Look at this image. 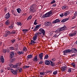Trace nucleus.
<instances>
[{
    "label": "nucleus",
    "instance_id": "1",
    "mask_svg": "<svg viewBox=\"0 0 77 77\" xmlns=\"http://www.w3.org/2000/svg\"><path fill=\"white\" fill-rule=\"evenodd\" d=\"M21 65V63H19L16 64V65H14L12 64H10L9 65V66L11 68H16V69H19L20 68V66Z\"/></svg>",
    "mask_w": 77,
    "mask_h": 77
},
{
    "label": "nucleus",
    "instance_id": "2",
    "mask_svg": "<svg viewBox=\"0 0 77 77\" xmlns=\"http://www.w3.org/2000/svg\"><path fill=\"white\" fill-rule=\"evenodd\" d=\"M52 11H50L47 13H46L44 15L42 16L43 18H47L48 17H49L51 16V15H52Z\"/></svg>",
    "mask_w": 77,
    "mask_h": 77
},
{
    "label": "nucleus",
    "instance_id": "3",
    "mask_svg": "<svg viewBox=\"0 0 77 77\" xmlns=\"http://www.w3.org/2000/svg\"><path fill=\"white\" fill-rule=\"evenodd\" d=\"M41 34H42V33L41 32H37L35 33V36L33 37L32 39L34 41H35L38 36H40L41 35Z\"/></svg>",
    "mask_w": 77,
    "mask_h": 77
},
{
    "label": "nucleus",
    "instance_id": "4",
    "mask_svg": "<svg viewBox=\"0 0 77 77\" xmlns=\"http://www.w3.org/2000/svg\"><path fill=\"white\" fill-rule=\"evenodd\" d=\"M66 29V27L64 26L58 29L55 32L57 33H59V32H61V31L64 30H65V29Z\"/></svg>",
    "mask_w": 77,
    "mask_h": 77
},
{
    "label": "nucleus",
    "instance_id": "5",
    "mask_svg": "<svg viewBox=\"0 0 77 77\" xmlns=\"http://www.w3.org/2000/svg\"><path fill=\"white\" fill-rule=\"evenodd\" d=\"M76 34H77V31H73L71 33H70L69 34V35L70 36L72 37L74 36H75V35H76Z\"/></svg>",
    "mask_w": 77,
    "mask_h": 77
},
{
    "label": "nucleus",
    "instance_id": "6",
    "mask_svg": "<svg viewBox=\"0 0 77 77\" xmlns=\"http://www.w3.org/2000/svg\"><path fill=\"white\" fill-rule=\"evenodd\" d=\"M70 51H71V50L67 49L65 50L63 52L64 53L63 54L64 55H66V54H67V53H68L70 52Z\"/></svg>",
    "mask_w": 77,
    "mask_h": 77
},
{
    "label": "nucleus",
    "instance_id": "7",
    "mask_svg": "<svg viewBox=\"0 0 77 77\" xmlns=\"http://www.w3.org/2000/svg\"><path fill=\"white\" fill-rule=\"evenodd\" d=\"M10 33H11V32L9 31H6L5 34L3 35V36L5 37H6V36H8V35H9Z\"/></svg>",
    "mask_w": 77,
    "mask_h": 77
},
{
    "label": "nucleus",
    "instance_id": "8",
    "mask_svg": "<svg viewBox=\"0 0 77 77\" xmlns=\"http://www.w3.org/2000/svg\"><path fill=\"white\" fill-rule=\"evenodd\" d=\"M70 52L74 53H77V50L74 48H72L71 50H70Z\"/></svg>",
    "mask_w": 77,
    "mask_h": 77
},
{
    "label": "nucleus",
    "instance_id": "9",
    "mask_svg": "<svg viewBox=\"0 0 77 77\" xmlns=\"http://www.w3.org/2000/svg\"><path fill=\"white\" fill-rule=\"evenodd\" d=\"M10 16L11 15H10V14L9 13H7L5 15V19H6V20H8V19H9V18Z\"/></svg>",
    "mask_w": 77,
    "mask_h": 77
},
{
    "label": "nucleus",
    "instance_id": "10",
    "mask_svg": "<svg viewBox=\"0 0 77 77\" xmlns=\"http://www.w3.org/2000/svg\"><path fill=\"white\" fill-rule=\"evenodd\" d=\"M60 21L59 19H56L55 20L53 21L52 22L53 24H56L57 23H59Z\"/></svg>",
    "mask_w": 77,
    "mask_h": 77
},
{
    "label": "nucleus",
    "instance_id": "11",
    "mask_svg": "<svg viewBox=\"0 0 77 77\" xmlns=\"http://www.w3.org/2000/svg\"><path fill=\"white\" fill-rule=\"evenodd\" d=\"M39 31L40 32H41L43 35H45V30L44 29H42V28H41L39 29Z\"/></svg>",
    "mask_w": 77,
    "mask_h": 77
},
{
    "label": "nucleus",
    "instance_id": "12",
    "mask_svg": "<svg viewBox=\"0 0 77 77\" xmlns=\"http://www.w3.org/2000/svg\"><path fill=\"white\" fill-rule=\"evenodd\" d=\"M52 24L51 22H46L45 23V25L46 26H50Z\"/></svg>",
    "mask_w": 77,
    "mask_h": 77
},
{
    "label": "nucleus",
    "instance_id": "13",
    "mask_svg": "<svg viewBox=\"0 0 77 77\" xmlns=\"http://www.w3.org/2000/svg\"><path fill=\"white\" fill-rule=\"evenodd\" d=\"M11 72L14 75H16L17 74V71L16 70H13L11 71Z\"/></svg>",
    "mask_w": 77,
    "mask_h": 77
},
{
    "label": "nucleus",
    "instance_id": "14",
    "mask_svg": "<svg viewBox=\"0 0 77 77\" xmlns=\"http://www.w3.org/2000/svg\"><path fill=\"white\" fill-rule=\"evenodd\" d=\"M30 10L31 12H35L36 11V8H30Z\"/></svg>",
    "mask_w": 77,
    "mask_h": 77
},
{
    "label": "nucleus",
    "instance_id": "15",
    "mask_svg": "<svg viewBox=\"0 0 77 77\" xmlns=\"http://www.w3.org/2000/svg\"><path fill=\"white\" fill-rule=\"evenodd\" d=\"M43 53H41L39 54V58L41 60H42V57H43Z\"/></svg>",
    "mask_w": 77,
    "mask_h": 77
},
{
    "label": "nucleus",
    "instance_id": "16",
    "mask_svg": "<svg viewBox=\"0 0 77 77\" xmlns=\"http://www.w3.org/2000/svg\"><path fill=\"white\" fill-rule=\"evenodd\" d=\"M14 52H12L11 53L10 55V59H12L14 57Z\"/></svg>",
    "mask_w": 77,
    "mask_h": 77
},
{
    "label": "nucleus",
    "instance_id": "17",
    "mask_svg": "<svg viewBox=\"0 0 77 77\" xmlns=\"http://www.w3.org/2000/svg\"><path fill=\"white\" fill-rule=\"evenodd\" d=\"M45 65H50V61L48 60H46L45 61Z\"/></svg>",
    "mask_w": 77,
    "mask_h": 77
},
{
    "label": "nucleus",
    "instance_id": "18",
    "mask_svg": "<svg viewBox=\"0 0 77 77\" xmlns=\"http://www.w3.org/2000/svg\"><path fill=\"white\" fill-rule=\"evenodd\" d=\"M37 56H35L34 58L33 59V60L34 62H36L37 61H38V58H37Z\"/></svg>",
    "mask_w": 77,
    "mask_h": 77
},
{
    "label": "nucleus",
    "instance_id": "19",
    "mask_svg": "<svg viewBox=\"0 0 77 77\" xmlns=\"http://www.w3.org/2000/svg\"><path fill=\"white\" fill-rule=\"evenodd\" d=\"M66 69V67L65 66H63L62 67H61V71H64L65 69Z\"/></svg>",
    "mask_w": 77,
    "mask_h": 77
},
{
    "label": "nucleus",
    "instance_id": "20",
    "mask_svg": "<svg viewBox=\"0 0 77 77\" xmlns=\"http://www.w3.org/2000/svg\"><path fill=\"white\" fill-rule=\"evenodd\" d=\"M77 12H76L74 14V16L73 17H72V19H74V18H75V17H77Z\"/></svg>",
    "mask_w": 77,
    "mask_h": 77
},
{
    "label": "nucleus",
    "instance_id": "21",
    "mask_svg": "<svg viewBox=\"0 0 77 77\" xmlns=\"http://www.w3.org/2000/svg\"><path fill=\"white\" fill-rule=\"evenodd\" d=\"M18 53L19 54H20V55H21V54H24V51H18Z\"/></svg>",
    "mask_w": 77,
    "mask_h": 77
},
{
    "label": "nucleus",
    "instance_id": "22",
    "mask_svg": "<svg viewBox=\"0 0 77 77\" xmlns=\"http://www.w3.org/2000/svg\"><path fill=\"white\" fill-rule=\"evenodd\" d=\"M67 8H68V7L66 6H63V7H62V9L63 10H65V9H67Z\"/></svg>",
    "mask_w": 77,
    "mask_h": 77
},
{
    "label": "nucleus",
    "instance_id": "23",
    "mask_svg": "<svg viewBox=\"0 0 77 77\" xmlns=\"http://www.w3.org/2000/svg\"><path fill=\"white\" fill-rule=\"evenodd\" d=\"M68 20V18H65L63 19L62 20H61L62 23H65V21H67Z\"/></svg>",
    "mask_w": 77,
    "mask_h": 77
},
{
    "label": "nucleus",
    "instance_id": "24",
    "mask_svg": "<svg viewBox=\"0 0 77 77\" xmlns=\"http://www.w3.org/2000/svg\"><path fill=\"white\" fill-rule=\"evenodd\" d=\"M23 31V32L24 33H25V34H26L27 32L28 31V29H24L22 30Z\"/></svg>",
    "mask_w": 77,
    "mask_h": 77
},
{
    "label": "nucleus",
    "instance_id": "25",
    "mask_svg": "<svg viewBox=\"0 0 77 77\" xmlns=\"http://www.w3.org/2000/svg\"><path fill=\"white\" fill-rule=\"evenodd\" d=\"M1 62H4V58H3V56H1Z\"/></svg>",
    "mask_w": 77,
    "mask_h": 77
},
{
    "label": "nucleus",
    "instance_id": "26",
    "mask_svg": "<svg viewBox=\"0 0 77 77\" xmlns=\"http://www.w3.org/2000/svg\"><path fill=\"white\" fill-rule=\"evenodd\" d=\"M38 24V20H35L34 22V25H36Z\"/></svg>",
    "mask_w": 77,
    "mask_h": 77
},
{
    "label": "nucleus",
    "instance_id": "27",
    "mask_svg": "<svg viewBox=\"0 0 77 77\" xmlns=\"http://www.w3.org/2000/svg\"><path fill=\"white\" fill-rule=\"evenodd\" d=\"M5 24L6 25H8V24H9V20H7L6 22H5Z\"/></svg>",
    "mask_w": 77,
    "mask_h": 77
},
{
    "label": "nucleus",
    "instance_id": "28",
    "mask_svg": "<svg viewBox=\"0 0 77 77\" xmlns=\"http://www.w3.org/2000/svg\"><path fill=\"white\" fill-rule=\"evenodd\" d=\"M41 24H39L38 25H36L35 27V29H38V28H39V27H41Z\"/></svg>",
    "mask_w": 77,
    "mask_h": 77
},
{
    "label": "nucleus",
    "instance_id": "29",
    "mask_svg": "<svg viewBox=\"0 0 77 77\" xmlns=\"http://www.w3.org/2000/svg\"><path fill=\"white\" fill-rule=\"evenodd\" d=\"M17 12L19 13V14H20V13L21 12V9L19 8L17 9Z\"/></svg>",
    "mask_w": 77,
    "mask_h": 77
},
{
    "label": "nucleus",
    "instance_id": "30",
    "mask_svg": "<svg viewBox=\"0 0 77 77\" xmlns=\"http://www.w3.org/2000/svg\"><path fill=\"white\" fill-rule=\"evenodd\" d=\"M35 43H36V42L33 40H32L31 41V44L33 45L34 44H35Z\"/></svg>",
    "mask_w": 77,
    "mask_h": 77
},
{
    "label": "nucleus",
    "instance_id": "31",
    "mask_svg": "<svg viewBox=\"0 0 77 77\" xmlns=\"http://www.w3.org/2000/svg\"><path fill=\"white\" fill-rule=\"evenodd\" d=\"M32 56H33L32 55H28L27 56L28 59H31V58H32Z\"/></svg>",
    "mask_w": 77,
    "mask_h": 77
},
{
    "label": "nucleus",
    "instance_id": "32",
    "mask_svg": "<svg viewBox=\"0 0 77 77\" xmlns=\"http://www.w3.org/2000/svg\"><path fill=\"white\" fill-rule=\"evenodd\" d=\"M17 24L18 26H22V24L20 22H18L17 23Z\"/></svg>",
    "mask_w": 77,
    "mask_h": 77
},
{
    "label": "nucleus",
    "instance_id": "33",
    "mask_svg": "<svg viewBox=\"0 0 77 77\" xmlns=\"http://www.w3.org/2000/svg\"><path fill=\"white\" fill-rule=\"evenodd\" d=\"M15 60V58H13L12 59H11V60L10 62H11L12 63Z\"/></svg>",
    "mask_w": 77,
    "mask_h": 77
},
{
    "label": "nucleus",
    "instance_id": "34",
    "mask_svg": "<svg viewBox=\"0 0 77 77\" xmlns=\"http://www.w3.org/2000/svg\"><path fill=\"white\" fill-rule=\"evenodd\" d=\"M48 58V55H46L44 57V59H47Z\"/></svg>",
    "mask_w": 77,
    "mask_h": 77
},
{
    "label": "nucleus",
    "instance_id": "35",
    "mask_svg": "<svg viewBox=\"0 0 77 77\" xmlns=\"http://www.w3.org/2000/svg\"><path fill=\"white\" fill-rule=\"evenodd\" d=\"M17 33V31H12L11 32V33L12 34H15Z\"/></svg>",
    "mask_w": 77,
    "mask_h": 77
},
{
    "label": "nucleus",
    "instance_id": "36",
    "mask_svg": "<svg viewBox=\"0 0 77 77\" xmlns=\"http://www.w3.org/2000/svg\"><path fill=\"white\" fill-rule=\"evenodd\" d=\"M51 64V65L52 66H53L54 65V63H53L52 62L50 61Z\"/></svg>",
    "mask_w": 77,
    "mask_h": 77
},
{
    "label": "nucleus",
    "instance_id": "37",
    "mask_svg": "<svg viewBox=\"0 0 77 77\" xmlns=\"http://www.w3.org/2000/svg\"><path fill=\"white\" fill-rule=\"evenodd\" d=\"M32 18L31 16H30L27 19V20H31Z\"/></svg>",
    "mask_w": 77,
    "mask_h": 77
},
{
    "label": "nucleus",
    "instance_id": "38",
    "mask_svg": "<svg viewBox=\"0 0 77 77\" xmlns=\"http://www.w3.org/2000/svg\"><path fill=\"white\" fill-rule=\"evenodd\" d=\"M40 74V75H45V72H41Z\"/></svg>",
    "mask_w": 77,
    "mask_h": 77
},
{
    "label": "nucleus",
    "instance_id": "39",
    "mask_svg": "<svg viewBox=\"0 0 77 77\" xmlns=\"http://www.w3.org/2000/svg\"><path fill=\"white\" fill-rule=\"evenodd\" d=\"M30 67V66H24V68H29Z\"/></svg>",
    "mask_w": 77,
    "mask_h": 77
},
{
    "label": "nucleus",
    "instance_id": "40",
    "mask_svg": "<svg viewBox=\"0 0 77 77\" xmlns=\"http://www.w3.org/2000/svg\"><path fill=\"white\" fill-rule=\"evenodd\" d=\"M9 50H14V48L12 47H10L9 48Z\"/></svg>",
    "mask_w": 77,
    "mask_h": 77
},
{
    "label": "nucleus",
    "instance_id": "41",
    "mask_svg": "<svg viewBox=\"0 0 77 77\" xmlns=\"http://www.w3.org/2000/svg\"><path fill=\"white\" fill-rule=\"evenodd\" d=\"M23 50L24 51H27V48H26V47H24L23 48Z\"/></svg>",
    "mask_w": 77,
    "mask_h": 77
},
{
    "label": "nucleus",
    "instance_id": "42",
    "mask_svg": "<svg viewBox=\"0 0 77 77\" xmlns=\"http://www.w3.org/2000/svg\"><path fill=\"white\" fill-rule=\"evenodd\" d=\"M60 17H63V16H64V14H63V13L61 14H60Z\"/></svg>",
    "mask_w": 77,
    "mask_h": 77
},
{
    "label": "nucleus",
    "instance_id": "43",
    "mask_svg": "<svg viewBox=\"0 0 77 77\" xmlns=\"http://www.w3.org/2000/svg\"><path fill=\"white\" fill-rule=\"evenodd\" d=\"M11 41V42H12V43H14V42H15V39L12 40Z\"/></svg>",
    "mask_w": 77,
    "mask_h": 77
},
{
    "label": "nucleus",
    "instance_id": "44",
    "mask_svg": "<svg viewBox=\"0 0 77 77\" xmlns=\"http://www.w3.org/2000/svg\"><path fill=\"white\" fill-rule=\"evenodd\" d=\"M56 2V1L55 0H53V1L51 2V4H53V3H54Z\"/></svg>",
    "mask_w": 77,
    "mask_h": 77
},
{
    "label": "nucleus",
    "instance_id": "45",
    "mask_svg": "<svg viewBox=\"0 0 77 77\" xmlns=\"http://www.w3.org/2000/svg\"><path fill=\"white\" fill-rule=\"evenodd\" d=\"M12 12H13V15H15V16H17V14H15V13H13L14 12V11H12Z\"/></svg>",
    "mask_w": 77,
    "mask_h": 77
},
{
    "label": "nucleus",
    "instance_id": "46",
    "mask_svg": "<svg viewBox=\"0 0 77 77\" xmlns=\"http://www.w3.org/2000/svg\"><path fill=\"white\" fill-rule=\"evenodd\" d=\"M57 73V71H55L54 72H53L54 74H56Z\"/></svg>",
    "mask_w": 77,
    "mask_h": 77
},
{
    "label": "nucleus",
    "instance_id": "47",
    "mask_svg": "<svg viewBox=\"0 0 77 77\" xmlns=\"http://www.w3.org/2000/svg\"><path fill=\"white\" fill-rule=\"evenodd\" d=\"M9 28H10V29H12V28H13V25H11V26H9Z\"/></svg>",
    "mask_w": 77,
    "mask_h": 77
},
{
    "label": "nucleus",
    "instance_id": "48",
    "mask_svg": "<svg viewBox=\"0 0 77 77\" xmlns=\"http://www.w3.org/2000/svg\"><path fill=\"white\" fill-rule=\"evenodd\" d=\"M63 14L66 17V16L67 15H68V14H67L66 12L63 13Z\"/></svg>",
    "mask_w": 77,
    "mask_h": 77
},
{
    "label": "nucleus",
    "instance_id": "49",
    "mask_svg": "<svg viewBox=\"0 0 77 77\" xmlns=\"http://www.w3.org/2000/svg\"><path fill=\"white\" fill-rule=\"evenodd\" d=\"M43 63V61H40L39 63V64H42Z\"/></svg>",
    "mask_w": 77,
    "mask_h": 77
},
{
    "label": "nucleus",
    "instance_id": "50",
    "mask_svg": "<svg viewBox=\"0 0 77 77\" xmlns=\"http://www.w3.org/2000/svg\"><path fill=\"white\" fill-rule=\"evenodd\" d=\"M71 65L73 66H75V64L74 63H72L71 64Z\"/></svg>",
    "mask_w": 77,
    "mask_h": 77
},
{
    "label": "nucleus",
    "instance_id": "51",
    "mask_svg": "<svg viewBox=\"0 0 77 77\" xmlns=\"http://www.w3.org/2000/svg\"><path fill=\"white\" fill-rule=\"evenodd\" d=\"M38 30V29H37L36 28H35L34 29H33V31H34V32H36V30Z\"/></svg>",
    "mask_w": 77,
    "mask_h": 77
},
{
    "label": "nucleus",
    "instance_id": "52",
    "mask_svg": "<svg viewBox=\"0 0 77 77\" xmlns=\"http://www.w3.org/2000/svg\"><path fill=\"white\" fill-rule=\"evenodd\" d=\"M19 72H22V68H20L19 70Z\"/></svg>",
    "mask_w": 77,
    "mask_h": 77
},
{
    "label": "nucleus",
    "instance_id": "53",
    "mask_svg": "<svg viewBox=\"0 0 77 77\" xmlns=\"http://www.w3.org/2000/svg\"><path fill=\"white\" fill-rule=\"evenodd\" d=\"M66 13H67V15H68V14H69V11H67L66 12Z\"/></svg>",
    "mask_w": 77,
    "mask_h": 77
},
{
    "label": "nucleus",
    "instance_id": "54",
    "mask_svg": "<svg viewBox=\"0 0 77 77\" xmlns=\"http://www.w3.org/2000/svg\"><path fill=\"white\" fill-rule=\"evenodd\" d=\"M7 51H6V50H4V51H3V52H4V53H6V52H7Z\"/></svg>",
    "mask_w": 77,
    "mask_h": 77
},
{
    "label": "nucleus",
    "instance_id": "55",
    "mask_svg": "<svg viewBox=\"0 0 77 77\" xmlns=\"http://www.w3.org/2000/svg\"><path fill=\"white\" fill-rule=\"evenodd\" d=\"M71 72V69H69L68 70V72Z\"/></svg>",
    "mask_w": 77,
    "mask_h": 77
},
{
    "label": "nucleus",
    "instance_id": "56",
    "mask_svg": "<svg viewBox=\"0 0 77 77\" xmlns=\"http://www.w3.org/2000/svg\"><path fill=\"white\" fill-rule=\"evenodd\" d=\"M74 56H75V54H74L72 55H71V56H72V57H74Z\"/></svg>",
    "mask_w": 77,
    "mask_h": 77
},
{
    "label": "nucleus",
    "instance_id": "57",
    "mask_svg": "<svg viewBox=\"0 0 77 77\" xmlns=\"http://www.w3.org/2000/svg\"><path fill=\"white\" fill-rule=\"evenodd\" d=\"M53 6H54V7H55V6H56V4H53Z\"/></svg>",
    "mask_w": 77,
    "mask_h": 77
},
{
    "label": "nucleus",
    "instance_id": "58",
    "mask_svg": "<svg viewBox=\"0 0 77 77\" xmlns=\"http://www.w3.org/2000/svg\"><path fill=\"white\" fill-rule=\"evenodd\" d=\"M7 11V9H6V8L5 9V12H6Z\"/></svg>",
    "mask_w": 77,
    "mask_h": 77
},
{
    "label": "nucleus",
    "instance_id": "59",
    "mask_svg": "<svg viewBox=\"0 0 77 77\" xmlns=\"http://www.w3.org/2000/svg\"><path fill=\"white\" fill-rule=\"evenodd\" d=\"M75 26H73V27H72L71 28V29H73V28H75Z\"/></svg>",
    "mask_w": 77,
    "mask_h": 77
},
{
    "label": "nucleus",
    "instance_id": "60",
    "mask_svg": "<svg viewBox=\"0 0 77 77\" xmlns=\"http://www.w3.org/2000/svg\"><path fill=\"white\" fill-rule=\"evenodd\" d=\"M1 72L2 73V72H3V70H1Z\"/></svg>",
    "mask_w": 77,
    "mask_h": 77
},
{
    "label": "nucleus",
    "instance_id": "61",
    "mask_svg": "<svg viewBox=\"0 0 77 77\" xmlns=\"http://www.w3.org/2000/svg\"><path fill=\"white\" fill-rule=\"evenodd\" d=\"M2 44V42H0V45H1Z\"/></svg>",
    "mask_w": 77,
    "mask_h": 77
},
{
    "label": "nucleus",
    "instance_id": "62",
    "mask_svg": "<svg viewBox=\"0 0 77 77\" xmlns=\"http://www.w3.org/2000/svg\"><path fill=\"white\" fill-rule=\"evenodd\" d=\"M32 29H33V27L32 28Z\"/></svg>",
    "mask_w": 77,
    "mask_h": 77
},
{
    "label": "nucleus",
    "instance_id": "63",
    "mask_svg": "<svg viewBox=\"0 0 77 77\" xmlns=\"http://www.w3.org/2000/svg\"><path fill=\"white\" fill-rule=\"evenodd\" d=\"M10 68V69H11V68Z\"/></svg>",
    "mask_w": 77,
    "mask_h": 77
},
{
    "label": "nucleus",
    "instance_id": "64",
    "mask_svg": "<svg viewBox=\"0 0 77 77\" xmlns=\"http://www.w3.org/2000/svg\"><path fill=\"white\" fill-rule=\"evenodd\" d=\"M48 72H50V71H48Z\"/></svg>",
    "mask_w": 77,
    "mask_h": 77
}]
</instances>
